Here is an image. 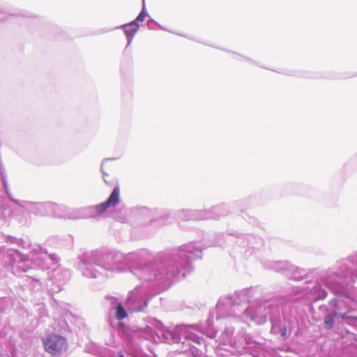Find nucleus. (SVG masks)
<instances>
[{
    "label": "nucleus",
    "mask_w": 357,
    "mask_h": 357,
    "mask_svg": "<svg viewBox=\"0 0 357 357\" xmlns=\"http://www.w3.org/2000/svg\"><path fill=\"white\" fill-rule=\"evenodd\" d=\"M120 190L118 186L115 187L109 198L104 202L97 204L93 207V212L97 215H101L109 207L115 206L119 203Z\"/></svg>",
    "instance_id": "2"
},
{
    "label": "nucleus",
    "mask_w": 357,
    "mask_h": 357,
    "mask_svg": "<svg viewBox=\"0 0 357 357\" xmlns=\"http://www.w3.org/2000/svg\"><path fill=\"white\" fill-rule=\"evenodd\" d=\"M116 319L119 320H122L127 317V313L121 304H119L116 308Z\"/></svg>",
    "instance_id": "5"
},
{
    "label": "nucleus",
    "mask_w": 357,
    "mask_h": 357,
    "mask_svg": "<svg viewBox=\"0 0 357 357\" xmlns=\"http://www.w3.org/2000/svg\"><path fill=\"white\" fill-rule=\"evenodd\" d=\"M337 312H334L333 314H328L325 317L324 324L328 328L331 329L333 327L334 319L337 317Z\"/></svg>",
    "instance_id": "4"
},
{
    "label": "nucleus",
    "mask_w": 357,
    "mask_h": 357,
    "mask_svg": "<svg viewBox=\"0 0 357 357\" xmlns=\"http://www.w3.org/2000/svg\"><path fill=\"white\" fill-rule=\"evenodd\" d=\"M124 29L126 36L128 38H132L137 32L138 29V25L135 22H132L128 24L125 25Z\"/></svg>",
    "instance_id": "3"
},
{
    "label": "nucleus",
    "mask_w": 357,
    "mask_h": 357,
    "mask_svg": "<svg viewBox=\"0 0 357 357\" xmlns=\"http://www.w3.org/2000/svg\"><path fill=\"white\" fill-rule=\"evenodd\" d=\"M337 316L342 318V319H349V316L347 315L345 313H337Z\"/></svg>",
    "instance_id": "7"
},
{
    "label": "nucleus",
    "mask_w": 357,
    "mask_h": 357,
    "mask_svg": "<svg viewBox=\"0 0 357 357\" xmlns=\"http://www.w3.org/2000/svg\"><path fill=\"white\" fill-rule=\"evenodd\" d=\"M116 357H124V356L122 354H119Z\"/></svg>",
    "instance_id": "9"
},
{
    "label": "nucleus",
    "mask_w": 357,
    "mask_h": 357,
    "mask_svg": "<svg viewBox=\"0 0 357 357\" xmlns=\"http://www.w3.org/2000/svg\"><path fill=\"white\" fill-rule=\"evenodd\" d=\"M44 349L52 356H59L68 351L69 344L67 339L58 334H49L43 339Z\"/></svg>",
    "instance_id": "1"
},
{
    "label": "nucleus",
    "mask_w": 357,
    "mask_h": 357,
    "mask_svg": "<svg viewBox=\"0 0 357 357\" xmlns=\"http://www.w3.org/2000/svg\"><path fill=\"white\" fill-rule=\"evenodd\" d=\"M349 319L357 321V317L349 316Z\"/></svg>",
    "instance_id": "8"
},
{
    "label": "nucleus",
    "mask_w": 357,
    "mask_h": 357,
    "mask_svg": "<svg viewBox=\"0 0 357 357\" xmlns=\"http://www.w3.org/2000/svg\"><path fill=\"white\" fill-rule=\"evenodd\" d=\"M146 16V13L143 10L139 14L136 20L143 22Z\"/></svg>",
    "instance_id": "6"
}]
</instances>
